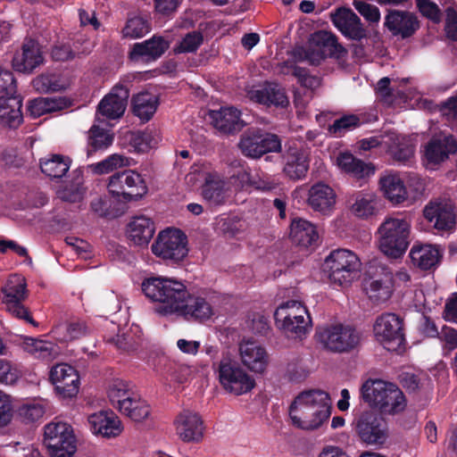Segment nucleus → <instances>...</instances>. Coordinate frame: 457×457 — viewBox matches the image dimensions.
Returning <instances> with one entry per match:
<instances>
[{"instance_id":"obj_59","label":"nucleus","mask_w":457,"mask_h":457,"mask_svg":"<svg viewBox=\"0 0 457 457\" xmlns=\"http://www.w3.org/2000/svg\"><path fill=\"white\" fill-rule=\"evenodd\" d=\"M391 151L395 161L406 163L414 155V145L405 138H402L401 140H398V143Z\"/></svg>"},{"instance_id":"obj_49","label":"nucleus","mask_w":457,"mask_h":457,"mask_svg":"<svg viewBox=\"0 0 457 457\" xmlns=\"http://www.w3.org/2000/svg\"><path fill=\"white\" fill-rule=\"evenodd\" d=\"M151 30V22L143 16L129 18L122 29V36L126 38H140Z\"/></svg>"},{"instance_id":"obj_62","label":"nucleus","mask_w":457,"mask_h":457,"mask_svg":"<svg viewBox=\"0 0 457 457\" xmlns=\"http://www.w3.org/2000/svg\"><path fill=\"white\" fill-rule=\"evenodd\" d=\"M250 182L256 190L262 192L272 191L278 186V179L269 174H262L261 176L254 177L250 180Z\"/></svg>"},{"instance_id":"obj_13","label":"nucleus","mask_w":457,"mask_h":457,"mask_svg":"<svg viewBox=\"0 0 457 457\" xmlns=\"http://www.w3.org/2000/svg\"><path fill=\"white\" fill-rule=\"evenodd\" d=\"M376 339L388 351H396L405 344L403 319L393 312L379 315L373 326Z\"/></svg>"},{"instance_id":"obj_6","label":"nucleus","mask_w":457,"mask_h":457,"mask_svg":"<svg viewBox=\"0 0 457 457\" xmlns=\"http://www.w3.org/2000/svg\"><path fill=\"white\" fill-rule=\"evenodd\" d=\"M1 291L6 311L12 317L35 328L38 326V323L33 319L29 309L23 303L28 298L27 283L23 276L19 274L10 275Z\"/></svg>"},{"instance_id":"obj_21","label":"nucleus","mask_w":457,"mask_h":457,"mask_svg":"<svg viewBox=\"0 0 457 457\" xmlns=\"http://www.w3.org/2000/svg\"><path fill=\"white\" fill-rule=\"evenodd\" d=\"M40 45L34 39H25L21 51L16 52L12 57V68L26 74L32 73L37 67L44 63Z\"/></svg>"},{"instance_id":"obj_33","label":"nucleus","mask_w":457,"mask_h":457,"mask_svg":"<svg viewBox=\"0 0 457 457\" xmlns=\"http://www.w3.org/2000/svg\"><path fill=\"white\" fill-rule=\"evenodd\" d=\"M21 95L0 99V121L10 129H17L23 120Z\"/></svg>"},{"instance_id":"obj_9","label":"nucleus","mask_w":457,"mask_h":457,"mask_svg":"<svg viewBox=\"0 0 457 457\" xmlns=\"http://www.w3.org/2000/svg\"><path fill=\"white\" fill-rule=\"evenodd\" d=\"M361 266L358 256L347 249L332 251L325 259L324 269L329 272V279L339 286L349 285Z\"/></svg>"},{"instance_id":"obj_3","label":"nucleus","mask_w":457,"mask_h":457,"mask_svg":"<svg viewBox=\"0 0 457 457\" xmlns=\"http://www.w3.org/2000/svg\"><path fill=\"white\" fill-rule=\"evenodd\" d=\"M376 237L382 253L391 259L402 258L411 242V224L403 218L386 217Z\"/></svg>"},{"instance_id":"obj_42","label":"nucleus","mask_w":457,"mask_h":457,"mask_svg":"<svg viewBox=\"0 0 457 457\" xmlns=\"http://www.w3.org/2000/svg\"><path fill=\"white\" fill-rule=\"evenodd\" d=\"M24 349L44 361H51L59 354V347L55 344L42 339L28 338L24 342Z\"/></svg>"},{"instance_id":"obj_16","label":"nucleus","mask_w":457,"mask_h":457,"mask_svg":"<svg viewBox=\"0 0 457 457\" xmlns=\"http://www.w3.org/2000/svg\"><path fill=\"white\" fill-rule=\"evenodd\" d=\"M384 28L402 40L413 37L421 28L416 12L408 10L387 9L384 17Z\"/></svg>"},{"instance_id":"obj_28","label":"nucleus","mask_w":457,"mask_h":457,"mask_svg":"<svg viewBox=\"0 0 457 457\" xmlns=\"http://www.w3.org/2000/svg\"><path fill=\"white\" fill-rule=\"evenodd\" d=\"M241 361L249 370L262 373L268 365L266 349L253 340H243L239 344Z\"/></svg>"},{"instance_id":"obj_30","label":"nucleus","mask_w":457,"mask_h":457,"mask_svg":"<svg viewBox=\"0 0 457 457\" xmlns=\"http://www.w3.org/2000/svg\"><path fill=\"white\" fill-rule=\"evenodd\" d=\"M336 197L332 187L323 182H318L309 189L307 201L312 210L328 214L335 206Z\"/></svg>"},{"instance_id":"obj_53","label":"nucleus","mask_w":457,"mask_h":457,"mask_svg":"<svg viewBox=\"0 0 457 457\" xmlns=\"http://www.w3.org/2000/svg\"><path fill=\"white\" fill-rule=\"evenodd\" d=\"M129 165L128 158L122 154H113L104 160L89 165L88 167L96 174H105L113 170Z\"/></svg>"},{"instance_id":"obj_52","label":"nucleus","mask_w":457,"mask_h":457,"mask_svg":"<svg viewBox=\"0 0 457 457\" xmlns=\"http://www.w3.org/2000/svg\"><path fill=\"white\" fill-rule=\"evenodd\" d=\"M361 123L358 115H344L328 126V132L335 137H343L346 132L360 127Z\"/></svg>"},{"instance_id":"obj_47","label":"nucleus","mask_w":457,"mask_h":457,"mask_svg":"<svg viewBox=\"0 0 457 457\" xmlns=\"http://www.w3.org/2000/svg\"><path fill=\"white\" fill-rule=\"evenodd\" d=\"M134 392V386L130 382L117 378L109 386L108 397L112 405L120 410L121 403Z\"/></svg>"},{"instance_id":"obj_46","label":"nucleus","mask_w":457,"mask_h":457,"mask_svg":"<svg viewBox=\"0 0 457 457\" xmlns=\"http://www.w3.org/2000/svg\"><path fill=\"white\" fill-rule=\"evenodd\" d=\"M392 277L386 274L383 278L373 279L367 288L369 297L375 303L386 302L391 297L393 292Z\"/></svg>"},{"instance_id":"obj_35","label":"nucleus","mask_w":457,"mask_h":457,"mask_svg":"<svg viewBox=\"0 0 457 457\" xmlns=\"http://www.w3.org/2000/svg\"><path fill=\"white\" fill-rule=\"evenodd\" d=\"M409 255L412 263L423 270L435 268L442 257L436 246L420 244L412 245Z\"/></svg>"},{"instance_id":"obj_36","label":"nucleus","mask_w":457,"mask_h":457,"mask_svg":"<svg viewBox=\"0 0 457 457\" xmlns=\"http://www.w3.org/2000/svg\"><path fill=\"white\" fill-rule=\"evenodd\" d=\"M337 166L345 172L357 179H363L373 175L375 170L370 164L356 158L351 153H341L337 158Z\"/></svg>"},{"instance_id":"obj_29","label":"nucleus","mask_w":457,"mask_h":457,"mask_svg":"<svg viewBox=\"0 0 457 457\" xmlns=\"http://www.w3.org/2000/svg\"><path fill=\"white\" fill-rule=\"evenodd\" d=\"M91 431L103 437L118 436L122 431L121 422L112 411H100L88 416Z\"/></svg>"},{"instance_id":"obj_19","label":"nucleus","mask_w":457,"mask_h":457,"mask_svg":"<svg viewBox=\"0 0 457 457\" xmlns=\"http://www.w3.org/2000/svg\"><path fill=\"white\" fill-rule=\"evenodd\" d=\"M423 215L439 232H449L456 224V207L445 200L430 201L424 207Z\"/></svg>"},{"instance_id":"obj_50","label":"nucleus","mask_w":457,"mask_h":457,"mask_svg":"<svg viewBox=\"0 0 457 457\" xmlns=\"http://www.w3.org/2000/svg\"><path fill=\"white\" fill-rule=\"evenodd\" d=\"M65 379L54 387L56 395L62 399L75 397L79 389V376L75 369H69Z\"/></svg>"},{"instance_id":"obj_39","label":"nucleus","mask_w":457,"mask_h":457,"mask_svg":"<svg viewBox=\"0 0 457 457\" xmlns=\"http://www.w3.org/2000/svg\"><path fill=\"white\" fill-rule=\"evenodd\" d=\"M125 400L119 411L130 420L141 422L150 415L151 408L149 404L136 391Z\"/></svg>"},{"instance_id":"obj_55","label":"nucleus","mask_w":457,"mask_h":457,"mask_svg":"<svg viewBox=\"0 0 457 457\" xmlns=\"http://www.w3.org/2000/svg\"><path fill=\"white\" fill-rule=\"evenodd\" d=\"M415 4L422 17L429 20L434 24L441 22L442 11L436 3L432 0H415Z\"/></svg>"},{"instance_id":"obj_4","label":"nucleus","mask_w":457,"mask_h":457,"mask_svg":"<svg viewBox=\"0 0 457 457\" xmlns=\"http://www.w3.org/2000/svg\"><path fill=\"white\" fill-rule=\"evenodd\" d=\"M361 395L364 402L385 414L402 412L407 404L405 395L395 384L381 379L367 380Z\"/></svg>"},{"instance_id":"obj_56","label":"nucleus","mask_w":457,"mask_h":457,"mask_svg":"<svg viewBox=\"0 0 457 457\" xmlns=\"http://www.w3.org/2000/svg\"><path fill=\"white\" fill-rule=\"evenodd\" d=\"M17 94V84L13 73L0 67V99Z\"/></svg>"},{"instance_id":"obj_34","label":"nucleus","mask_w":457,"mask_h":457,"mask_svg":"<svg viewBox=\"0 0 457 457\" xmlns=\"http://www.w3.org/2000/svg\"><path fill=\"white\" fill-rule=\"evenodd\" d=\"M127 232L135 245H146L154 235V222L146 216H136L129 223Z\"/></svg>"},{"instance_id":"obj_11","label":"nucleus","mask_w":457,"mask_h":457,"mask_svg":"<svg viewBox=\"0 0 457 457\" xmlns=\"http://www.w3.org/2000/svg\"><path fill=\"white\" fill-rule=\"evenodd\" d=\"M315 336L326 349L334 353H348L360 342V335L354 328L340 323L319 328Z\"/></svg>"},{"instance_id":"obj_38","label":"nucleus","mask_w":457,"mask_h":457,"mask_svg":"<svg viewBox=\"0 0 457 457\" xmlns=\"http://www.w3.org/2000/svg\"><path fill=\"white\" fill-rule=\"evenodd\" d=\"M380 187L385 196L395 204L403 203L408 197L406 187L399 175L391 174L381 178Z\"/></svg>"},{"instance_id":"obj_31","label":"nucleus","mask_w":457,"mask_h":457,"mask_svg":"<svg viewBox=\"0 0 457 457\" xmlns=\"http://www.w3.org/2000/svg\"><path fill=\"white\" fill-rule=\"evenodd\" d=\"M289 237L293 244L303 248L316 245L319 240L315 225L302 218L291 220Z\"/></svg>"},{"instance_id":"obj_48","label":"nucleus","mask_w":457,"mask_h":457,"mask_svg":"<svg viewBox=\"0 0 457 457\" xmlns=\"http://www.w3.org/2000/svg\"><path fill=\"white\" fill-rule=\"evenodd\" d=\"M73 182L58 192L59 198L64 202L77 203L82 200L85 190L83 187V171L77 169L73 171Z\"/></svg>"},{"instance_id":"obj_24","label":"nucleus","mask_w":457,"mask_h":457,"mask_svg":"<svg viewBox=\"0 0 457 457\" xmlns=\"http://www.w3.org/2000/svg\"><path fill=\"white\" fill-rule=\"evenodd\" d=\"M457 152V140L453 135L433 136L427 143L424 158L430 164H439Z\"/></svg>"},{"instance_id":"obj_58","label":"nucleus","mask_w":457,"mask_h":457,"mask_svg":"<svg viewBox=\"0 0 457 457\" xmlns=\"http://www.w3.org/2000/svg\"><path fill=\"white\" fill-rule=\"evenodd\" d=\"M445 12V21L444 30L445 37L453 42H457V6H447Z\"/></svg>"},{"instance_id":"obj_64","label":"nucleus","mask_w":457,"mask_h":457,"mask_svg":"<svg viewBox=\"0 0 457 457\" xmlns=\"http://www.w3.org/2000/svg\"><path fill=\"white\" fill-rule=\"evenodd\" d=\"M440 340L444 343V349L448 351H453L457 348V330L444 326L442 328V332L439 333Z\"/></svg>"},{"instance_id":"obj_51","label":"nucleus","mask_w":457,"mask_h":457,"mask_svg":"<svg viewBox=\"0 0 457 457\" xmlns=\"http://www.w3.org/2000/svg\"><path fill=\"white\" fill-rule=\"evenodd\" d=\"M34 89L39 93H54L63 89L60 76L55 73H42L32 80Z\"/></svg>"},{"instance_id":"obj_1","label":"nucleus","mask_w":457,"mask_h":457,"mask_svg":"<svg viewBox=\"0 0 457 457\" xmlns=\"http://www.w3.org/2000/svg\"><path fill=\"white\" fill-rule=\"evenodd\" d=\"M331 414L330 397L322 390L299 394L289 407V416L297 428L312 430L320 428Z\"/></svg>"},{"instance_id":"obj_61","label":"nucleus","mask_w":457,"mask_h":457,"mask_svg":"<svg viewBox=\"0 0 457 457\" xmlns=\"http://www.w3.org/2000/svg\"><path fill=\"white\" fill-rule=\"evenodd\" d=\"M353 5L366 21L371 23H378L380 21V11L376 5L357 0L353 1Z\"/></svg>"},{"instance_id":"obj_22","label":"nucleus","mask_w":457,"mask_h":457,"mask_svg":"<svg viewBox=\"0 0 457 457\" xmlns=\"http://www.w3.org/2000/svg\"><path fill=\"white\" fill-rule=\"evenodd\" d=\"M129 97L128 87L122 84L115 85L98 104L97 115L109 120H114L123 115Z\"/></svg>"},{"instance_id":"obj_14","label":"nucleus","mask_w":457,"mask_h":457,"mask_svg":"<svg viewBox=\"0 0 457 457\" xmlns=\"http://www.w3.org/2000/svg\"><path fill=\"white\" fill-rule=\"evenodd\" d=\"M356 434L361 443L381 446L388 438V428L386 420L378 413L368 411L356 420Z\"/></svg>"},{"instance_id":"obj_7","label":"nucleus","mask_w":457,"mask_h":457,"mask_svg":"<svg viewBox=\"0 0 457 457\" xmlns=\"http://www.w3.org/2000/svg\"><path fill=\"white\" fill-rule=\"evenodd\" d=\"M109 193L119 201L129 203L142 199L148 192L144 177L133 170L116 172L109 178Z\"/></svg>"},{"instance_id":"obj_40","label":"nucleus","mask_w":457,"mask_h":457,"mask_svg":"<svg viewBox=\"0 0 457 457\" xmlns=\"http://www.w3.org/2000/svg\"><path fill=\"white\" fill-rule=\"evenodd\" d=\"M113 134L94 124L88 131L87 154L88 157L103 153L113 143Z\"/></svg>"},{"instance_id":"obj_27","label":"nucleus","mask_w":457,"mask_h":457,"mask_svg":"<svg viewBox=\"0 0 457 457\" xmlns=\"http://www.w3.org/2000/svg\"><path fill=\"white\" fill-rule=\"evenodd\" d=\"M209 116L214 128L225 135H234L246 125L241 119V112L233 106L211 111Z\"/></svg>"},{"instance_id":"obj_5","label":"nucleus","mask_w":457,"mask_h":457,"mask_svg":"<svg viewBox=\"0 0 457 457\" xmlns=\"http://www.w3.org/2000/svg\"><path fill=\"white\" fill-rule=\"evenodd\" d=\"M43 445L50 457H72L77 451V438L72 426L56 420L46 424Z\"/></svg>"},{"instance_id":"obj_44","label":"nucleus","mask_w":457,"mask_h":457,"mask_svg":"<svg viewBox=\"0 0 457 457\" xmlns=\"http://www.w3.org/2000/svg\"><path fill=\"white\" fill-rule=\"evenodd\" d=\"M63 104V100L60 97H37L29 101L27 112L35 119L46 113L62 110Z\"/></svg>"},{"instance_id":"obj_20","label":"nucleus","mask_w":457,"mask_h":457,"mask_svg":"<svg viewBox=\"0 0 457 457\" xmlns=\"http://www.w3.org/2000/svg\"><path fill=\"white\" fill-rule=\"evenodd\" d=\"M178 310L173 314L183 317L187 321L204 322L214 315L211 303L199 295H187L179 303Z\"/></svg>"},{"instance_id":"obj_60","label":"nucleus","mask_w":457,"mask_h":457,"mask_svg":"<svg viewBox=\"0 0 457 457\" xmlns=\"http://www.w3.org/2000/svg\"><path fill=\"white\" fill-rule=\"evenodd\" d=\"M91 210L100 217L112 219L119 217L121 212L112 209L111 203L101 197L94 199L90 204Z\"/></svg>"},{"instance_id":"obj_43","label":"nucleus","mask_w":457,"mask_h":457,"mask_svg":"<svg viewBox=\"0 0 457 457\" xmlns=\"http://www.w3.org/2000/svg\"><path fill=\"white\" fill-rule=\"evenodd\" d=\"M71 160L62 154H53L49 159L40 160L41 171L51 179H61L69 171Z\"/></svg>"},{"instance_id":"obj_15","label":"nucleus","mask_w":457,"mask_h":457,"mask_svg":"<svg viewBox=\"0 0 457 457\" xmlns=\"http://www.w3.org/2000/svg\"><path fill=\"white\" fill-rule=\"evenodd\" d=\"M238 146L245 156L259 159L267 153L280 152L281 140L273 133L247 130L241 136Z\"/></svg>"},{"instance_id":"obj_17","label":"nucleus","mask_w":457,"mask_h":457,"mask_svg":"<svg viewBox=\"0 0 457 457\" xmlns=\"http://www.w3.org/2000/svg\"><path fill=\"white\" fill-rule=\"evenodd\" d=\"M330 21L347 39L361 41L369 37V32L360 17L349 7H337L330 12Z\"/></svg>"},{"instance_id":"obj_63","label":"nucleus","mask_w":457,"mask_h":457,"mask_svg":"<svg viewBox=\"0 0 457 457\" xmlns=\"http://www.w3.org/2000/svg\"><path fill=\"white\" fill-rule=\"evenodd\" d=\"M313 53L311 49H305L303 46H297L293 49L292 56L296 62L309 61L312 65H318L321 60L326 58L323 53H318L317 58L312 56Z\"/></svg>"},{"instance_id":"obj_25","label":"nucleus","mask_w":457,"mask_h":457,"mask_svg":"<svg viewBox=\"0 0 457 457\" xmlns=\"http://www.w3.org/2000/svg\"><path fill=\"white\" fill-rule=\"evenodd\" d=\"M283 173L293 181L303 179L310 167V159L306 153L297 147H288L282 154Z\"/></svg>"},{"instance_id":"obj_26","label":"nucleus","mask_w":457,"mask_h":457,"mask_svg":"<svg viewBox=\"0 0 457 457\" xmlns=\"http://www.w3.org/2000/svg\"><path fill=\"white\" fill-rule=\"evenodd\" d=\"M176 431L186 443H199L204 436V422L201 417L190 411H182L175 420Z\"/></svg>"},{"instance_id":"obj_8","label":"nucleus","mask_w":457,"mask_h":457,"mask_svg":"<svg viewBox=\"0 0 457 457\" xmlns=\"http://www.w3.org/2000/svg\"><path fill=\"white\" fill-rule=\"evenodd\" d=\"M274 320L286 333L295 337L306 334L312 324L306 307L295 300L282 303L274 312Z\"/></svg>"},{"instance_id":"obj_32","label":"nucleus","mask_w":457,"mask_h":457,"mask_svg":"<svg viewBox=\"0 0 457 457\" xmlns=\"http://www.w3.org/2000/svg\"><path fill=\"white\" fill-rule=\"evenodd\" d=\"M225 181L216 171L207 172L202 186V195L211 205H221L226 200Z\"/></svg>"},{"instance_id":"obj_41","label":"nucleus","mask_w":457,"mask_h":457,"mask_svg":"<svg viewBox=\"0 0 457 457\" xmlns=\"http://www.w3.org/2000/svg\"><path fill=\"white\" fill-rule=\"evenodd\" d=\"M352 212L358 218L368 219L378 211L377 196L373 193L357 192L352 196Z\"/></svg>"},{"instance_id":"obj_10","label":"nucleus","mask_w":457,"mask_h":457,"mask_svg":"<svg viewBox=\"0 0 457 457\" xmlns=\"http://www.w3.org/2000/svg\"><path fill=\"white\" fill-rule=\"evenodd\" d=\"M151 249L169 264H178L187 255V238L180 229L168 228L159 233Z\"/></svg>"},{"instance_id":"obj_54","label":"nucleus","mask_w":457,"mask_h":457,"mask_svg":"<svg viewBox=\"0 0 457 457\" xmlns=\"http://www.w3.org/2000/svg\"><path fill=\"white\" fill-rule=\"evenodd\" d=\"M46 412V407L39 402L31 401L21 405L18 415L23 423H34L39 420Z\"/></svg>"},{"instance_id":"obj_12","label":"nucleus","mask_w":457,"mask_h":457,"mask_svg":"<svg viewBox=\"0 0 457 457\" xmlns=\"http://www.w3.org/2000/svg\"><path fill=\"white\" fill-rule=\"evenodd\" d=\"M219 381L228 393L241 395L250 392L255 386V380L240 367L239 363L229 357H223L217 366Z\"/></svg>"},{"instance_id":"obj_37","label":"nucleus","mask_w":457,"mask_h":457,"mask_svg":"<svg viewBox=\"0 0 457 457\" xmlns=\"http://www.w3.org/2000/svg\"><path fill=\"white\" fill-rule=\"evenodd\" d=\"M158 104V97L147 91L138 93L131 100L134 115L145 121H148L154 116Z\"/></svg>"},{"instance_id":"obj_45","label":"nucleus","mask_w":457,"mask_h":457,"mask_svg":"<svg viewBox=\"0 0 457 457\" xmlns=\"http://www.w3.org/2000/svg\"><path fill=\"white\" fill-rule=\"evenodd\" d=\"M312 42L318 47L328 49L330 57L340 58L346 53L345 48L338 43L337 37L332 32L316 31L312 35Z\"/></svg>"},{"instance_id":"obj_18","label":"nucleus","mask_w":457,"mask_h":457,"mask_svg":"<svg viewBox=\"0 0 457 457\" xmlns=\"http://www.w3.org/2000/svg\"><path fill=\"white\" fill-rule=\"evenodd\" d=\"M248 97L265 108L287 109L290 104L286 89L276 81H264L248 91Z\"/></svg>"},{"instance_id":"obj_23","label":"nucleus","mask_w":457,"mask_h":457,"mask_svg":"<svg viewBox=\"0 0 457 457\" xmlns=\"http://www.w3.org/2000/svg\"><path fill=\"white\" fill-rule=\"evenodd\" d=\"M170 47V41L162 36L154 35L149 39L135 43L129 58L136 62H153L161 58Z\"/></svg>"},{"instance_id":"obj_57","label":"nucleus","mask_w":457,"mask_h":457,"mask_svg":"<svg viewBox=\"0 0 457 457\" xmlns=\"http://www.w3.org/2000/svg\"><path fill=\"white\" fill-rule=\"evenodd\" d=\"M204 42L202 32L194 30L188 32L182 38L181 42L176 48L178 53H193L195 52Z\"/></svg>"},{"instance_id":"obj_2","label":"nucleus","mask_w":457,"mask_h":457,"mask_svg":"<svg viewBox=\"0 0 457 457\" xmlns=\"http://www.w3.org/2000/svg\"><path fill=\"white\" fill-rule=\"evenodd\" d=\"M141 288L146 298L160 303L156 312L163 316L172 315L187 295V287L181 281L162 276L145 278Z\"/></svg>"}]
</instances>
